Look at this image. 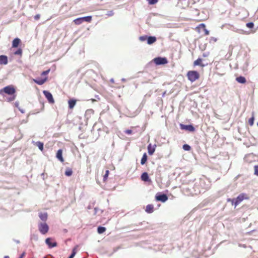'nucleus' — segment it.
Segmentation results:
<instances>
[{
    "label": "nucleus",
    "instance_id": "obj_51",
    "mask_svg": "<svg viewBox=\"0 0 258 258\" xmlns=\"http://www.w3.org/2000/svg\"><path fill=\"white\" fill-rule=\"evenodd\" d=\"M125 80H125V79H124V78H122V79H121V81H123V82H125Z\"/></svg>",
    "mask_w": 258,
    "mask_h": 258
},
{
    "label": "nucleus",
    "instance_id": "obj_47",
    "mask_svg": "<svg viewBox=\"0 0 258 258\" xmlns=\"http://www.w3.org/2000/svg\"><path fill=\"white\" fill-rule=\"evenodd\" d=\"M113 15V11H110L109 12V13L108 14V16H112Z\"/></svg>",
    "mask_w": 258,
    "mask_h": 258
},
{
    "label": "nucleus",
    "instance_id": "obj_27",
    "mask_svg": "<svg viewBox=\"0 0 258 258\" xmlns=\"http://www.w3.org/2000/svg\"><path fill=\"white\" fill-rule=\"evenodd\" d=\"M74 22L76 25H80L83 23V21L82 19H81V17L76 19L75 20H74Z\"/></svg>",
    "mask_w": 258,
    "mask_h": 258
},
{
    "label": "nucleus",
    "instance_id": "obj_52",
    "mask_svg": "<svg viewBox=\"0 0 258 258\" xmlns=\"http://www.w3.org/2000/svg\"><path fill=\"white\" fill-rule=\"evenodd\" d=\"M92 208L91 206H89L88 207V209H91Z\"/></svg>",
    "mask_w": 258,
    "mask_h": 258
},
{
    "label": "nucleus",
    "instance_id": "obj_41",
    "mask_svg": "<svg viewBox=\"0 0 258 258\" xmlns=\"http://www.w3.org/2000/svg\"><path fill=\"white\" fill-rule=\"evenodd\" d=\"M133 131L131 130H126L124 131V133L126 134L130 135L132 133Z\"/></svg>",
    "mask_w": 258,
    "mask_h": 258
},
{
    "label": "nucleus",
    "instance_id": "obj_7",
    "mask_svg": "<svg viewBox=\"0 0 258 258\" xmlns=\"http://www.w3.org/2000/svg\"><path fill=\"white\" fill-rule=\"evenodd\" d=\"M43 93L49 103L53 104L54 103L53 96L50 92L48 91H43Z\"/></svg>",
    "mask_w": 258,
    "mask_h": 258
},
{
    "label": "nucleus",
    "instance_id": "obj_15",
    "mask_svg": "<svg viewBox=\"0 0 258 258\" xmlns=\"http://www.w3.org/2000/svg\"><path fill=\"white\" fill-rule=\"evenodd\" d=\"M47 214L46 213H39V217L43 221H46L47 219Z\"/></svg>",
    "mask_w": 258,
    "mask_h": 258
},
{
    "label": "nucleus",
    "instance_id": "obj_11",
    "mask_svg": "<svg viewBox=\"0 0 258 258\" xmlns=\"http://www.w3.org/2000/svg\"><path fill=\"white\" fill-rule=\"evenodd\" d=\"M156 146V145L152 146L151 144H150L148 146V153L150 155H152L153 154V153H154V152L155 151V147Z\"/></svg>",
    "mask_w": 258,
    "mask_h": 258
},
{
    "label": "nucleus",
    "instance_id": "obj_28",
    "mask_svg": "<svg viewBox=\"0 0 258 258\" xmlns=\"http://www.w3.org/2000/svg\"><path fill=\"white\" fill-rule=\"evenodd\" d=\"M36 144L38 148L42 151L43 150V143L40 142H37Z\"/></svg>",
    "mask_w": 258,
    "mask_h": 258
},
{
    "label": "nucleus",
    "instance_id": "obj_48",
    "mask_svg": "<svg viewBox=\"0 0 258 258\" xmlns=\"http://www.w3.org/2000/svg\"><path fill=\"white\" fill-rule=\"evenodd\" d=\"M200 26L204 27V28H205V25L204 24H201L200 25Z\"/></svg>",
    "mask_w": 258,
    "mask_h": 258
},
{
    "label": "nucleus",
    "instance_id": "obj_10",
    "mask_svg": "<svg viewBox=\"0 0 258 258\" xmlns=\"http://www.w3.org/2000/svg\"><path fill=\"white\" fill-rule=\"evenodd\" d=\"M8 57L6 55H0V64L6 65L8 63Z\"/></svg>",
    "mask_w": 258,
    "mask_h": 258
},
{
    "label": "nucleus",
    "instance_id": "obj_50",
    "mask_svg": "<svg viewBox=\"0 0 258 258\" xmlns=\"http://www.w3.org/2000/svg\"><path fill=\"white\" fill-rule=\"evenodd\" d=\"M16 242L17 243H20V241L18 240H15Z\"/></svg>",
    "mask_w": 258,
    "mask_h": 258
},
{
    "label": "nucleus",
    "instance_id": "obj_38",
    "mask_svg": "<svg viewBox=\"0 0 258 258\" xmlns=\"http://www.w3.org/2000/svg\"><path fill=\"white\" fill-rule=\"evenodd\" d=\"M50 72V70L48 69L46 71H43L41 73V75L42 76H45V75H47Z\"/></svg>",
    "mask_w": 258,
    "mask_h": 258
},
{
    "label": "nucleus",
    "instance_id": "obj_36",
    "mask_svg": "<svg viewBox=\"0 0 258 258\" xmlns=\"http://www.w3.org/2000/svg\"><path fill=\"white\" fill-rule=\"evenodd\" d=\"M150 5H154L157 3L158 0H147Z\"/></svg>",
    "mask_w": 258,
    "mask_h": 258
},
{
    "label": "nucleus",
    "instance_id": "obj_29",
    "mask_svg": "<svg viewBox=\"0 0 258 258\" xmlns=\"http://www.w3.org/2000/svg\"><path fill=\"white\" fill-rule=\"evenodd\" d=\"M73 171L71 169H68L64 173V174L67 176H70L72 175Z\"/></svg>",
    "mask_w": 258,
    "mask_h": 258
},
{
    "label": "nucleus",
    "instance_id": "obj_19",
    "mask_svg": "<svg viewBox=\"0 0 258 258\" xmlns=\"http://www.w3.org/2000/svg\"><path fill=\"white\" fill-rule=\"evenodd\" d=\"M223 27L225 26L227 29L231 30L235 32H239V31L238 29L235 28L233 26H232L230 24H225V25H223Z\"/></svg>",
    "mask_w": 258,
    "mask_h": 258
},
{
    "label": "nucleus",
    "instance_id": "obj_33",
    "mask_svg": "<svg viewBox=\"0 0 258 258\" xmlns=\"http://www.w3.org/2000/svg\"><path fill=\"white\" fill-rule=\"evenodd\" d=\"M109 170H106L105 174L103 176V180L104 181H105L107 179V177H108V174H109Z\"/></svg>",
    "mask_w": 258,
    "mask_h": 258
},
{
    "label": "nucleus",
    "instance_id": "obj_56",
    "mask_svg": "<svg viewBox=\"0 0 258 258\" xmlns=\"http://www.w3.org/2000/svg\"><path fill=\"white\" fill-rule=\"evenodd\" d=\"M213 40H214L215 41H216L217 40V39L216 38H214L213 39Z\"/></svg>",
    "mask_w": 258,
    "mask_h": 258
},
{
    "label": "nucleus",
    "instance_id": "obj_55",
    "mask_svg": "<svg viewBox=\"0 0 258 258\" xmlns=\"http://www.w3.org/2000/svg\"><path fill=\"white\" fill-rule=\"evenodd\" d=\"M213 40H214L215 41H216L217 40V39L216 38H214L213 39Z\"/></svg>",
    "mask_w": 258,
    "mask_h": 258
},
{
    "label": "nucleus",
    "instance_id": "obj_24",
    "mask_svg": "<svg viewBox=\"0 0 258 258\" xmlns=\"http://www.w3.org/2000/svg\"><path fill=\"white\" fill-rule=\"evenodd\" d=\"M106 230V228L102 226H99L97 228V232L99 234H102Z\"/></svg>",
    "mask_w": 258,
    "mask_h": 258
},
{
    "label": "nucleus",
    "instance_id": "obj_6",
    "mask_svg": "<svg viewBox=\"0 0 258 258\" xmlns=\"http://www.w3.org/2000/svg\"><path fill=\"white\" fill-rule=\"evenodd\" d=\"M155 199L158 201L164 203L168 200V197L165 194L157 193L155 196Z\"/></svg>",
    "mask_w": 258,
    "mask_h": 258
},
{
    "label": "nucleus",
    "instance_id": "obj_14",
    "mask_svg": "<svg viewBox=\"0 0 258 258\" xmlns=\"http://www.w3.org/2000/svg\"><path fill=\"white\" fill-rule=\"evenodd\" d=\"M141 179L144 181H150V179L148 175V174L147 172H144L141 175Z\"/></svg>",
    "mask_w": 258,
    "mask_h": 258
},
{
    "label": "nucleus",
    "instance_id": "obj_20",
    "mask_svg": "<svg viewBox=\"0 0 258 258\" xmlns=\"http://www.w3.org/2000/svg\"><path fill=\"white\" fill-rule=\"evenodd\" d=\"M154 207L152 205H148L146 206V212L148 213H152L153 212Z\"/></svg>",
    "mask_w": 258,
    "mask_h": 258
},
{
    "label": "nucleus",
    "instance_id": "obj_42",
    "mask_svg": "<svg viewBox=\"0 0 258 258\" xmlns=\"http://www.w3.org/2000/svg\"><path fill=\"white\" fill-rule=\"evenodd\" d=\"M40 17V15L39 14H37V15H36L34 16V19H35V20H39V19Z\"/></svg>",
    "mask_w": 258,
    "mask_h": 258
},
{
    "label": "nucleus",
    "instance_id": "obj_45",
    "mask_svg": "<svg viewBox=\"0 0 258 258\" xmlns=\"http://www.w3.org/2000/svg\"><path fill=\"white\" fill-rule=\"evenodd\" d=\"M25 252H23V253L21 254V255L20 256V257H19V258H23V257H24V256H25Z\"/></svg>",
    "mask_w": 258,
    "mask_h": 258
},
{
    "label": "nucleus",
    "instance_id": "obj_54",
    "mask_svg": "<svg viewBox=\"0 0 258 258\" xmlns=\"http://www.w3.org/2000/svg\"><path fill=\"white\" fill-rule=\"evenodd\" d=\"M110 81L113 82V79H111Z\"/></svg>",
    "mask_w": 258,
    "mask_h": 258
},
{
    "label": "nucleus",
    "instance_id": "obj_12",
    "mask_svg": "<svg viewBox=\"0 0 258 258\" xmlns=\"http://www.w3.org/2000/svg\"><path fill=\"white\" fill-rule=\"evenodd\" d=\"M56 157L61 162L64 161L63 158L62 157V151L61 149H59L57 151Z\"/></svg>",
    "mask_w": 258,
    "mask_h": 258
},
{
    "label": "nucleus",
    "instance_id": "obj_46",
    "mask_svg": "<svg viewBox=\"0 0 258 258\" xmlns=\"http://www.w3.org/2000/svg\"><path fill=\"white\" fill-rule=\"evenodd\" d=\"M19 102L17 101L15 103V105L16 107L18 108H19Z\"/></svg>",
    "mask_w": 258,
    "mask_h": 258
},
{
    "label": "nucleus",
    "instance_id": "obj_34",
    "mask_svg": "<svg viewBox=\"0 0 258 258\" xmlns=\"http://www.w3.org/2000/svg\"><path fill=\"white\" fill-rule=\"evenodd\" d=\"M246 25L248 28L250 29L253 28L254 27V24L252 22L247 23Z\"/></svg>",
    "mask_w": 258,
    "mask_h": 258
},
{
    "label": "nucleus",
    "instance_id": "obj_57",
    "mask_svg": "<svg viewBox=\"0 0 258 258\" xmlns=\"http://www.w3.org/2000/svg\"><path fill=\"white\" fill-rule=\"evenodd\" d=\"M257 126H258V122H257Z\"/></svg>",
    "mask_w": 258,
    "mask_h": 258
},
{
    "label": "nucleus",
    "instance_id": "obj_35",
    "mask_svg": "<svg viewBox=\"0 0 258 258\" xmlns=\"http://www.w3.org/2000/svg\"><path fill=\"white\" fill-rule=\"evenodd\" d=\"M15 99H16V95L14 94L13 96L8 98L7 99V100L8 102H11V101H14Z\"/></svg>",
    "mask_w": 258,
    "mask_h": 258
},
{
    "label": "nucleus",
    "instance_id": "obj_44",
    "mask_svg": "<svg viewBox=\"0 0 258 258\" xmlns=\"http://www.w3.org/2000/svg\"><path fill=\"white\" fill-rule=\"evenodd\" d=\"M204 31L206 35H209V31L206 29V28H204Z\"/></svg>",
    "mask_w": 258,
    "mask_h": 258
},
{
    "label": "nucleus",
    "instance_id": "obj_16",
    "mask_svg": "<svg viewBox=\"0 0 258 258\" xmlns=\"http://www.w3.org/2000/svg\"><path fill=\"white\" fill-rule=\"evenodd\" d=\"M20 42H21V40L19 38H15L13 40V42H12V47H14V48L17 47Z\"/></svg>",
    "mask_w": 258,
    "mask_h": 258
},
{
    "label": "nucleus",
    "instance_id": "obj_40",
    "mask_svg": "<svg viewBox=\"0 0 258 258\" xmlns=\"http://www.w3.org/2000/svg\"><path fill=\"white\" fill-rule=\"evenodd\" d=\"M93 109H88L86 111V115H87L89 114H92L93 113Z\"/></svg>",
    "mask_w": 258,
    "mask_h": 258
},
{
    "label": "nucleus",
    "instance_id": "obj_30",
    "mask_svg": "<svg viewBox=\"0 0 258 258\" xmlns=\"http://www.w3.org/2000/svg\"><path fill=\"white\" fill-rule=\"evenodd\" d=\"M182 148L185 151H189V150H190L191 147L189 145H188L187 144H184L183 145Z\"/></svg>",
    "mask_w": 258,
    "mask_h": 258
},
{
    "label": "nucleus",
    "instance_id": "obj_22",
    "mask_svg": "<svg viewBox=\"0 0 258 258\" xmlns=\"http://www.w3.org/2000/svg\"><path fill=\"white\" fill-rule=\"evenodd\" d=\"M147 161V154L145 153L143 154V156L141 159V164L142 165H144L146 163Z\"/></svg>",
    "mask_w": 258,
    "mask_h": 258
},
{
    "label": "nucleus",
    "instance_id": "obj_18",
    "mask_svg": "<svg viewBox=\"0 0 258 258\" xmlns=\"http://www.w3.org/2000/svg\"><path fill=\"white\" fill-rule=\"evenodd\" d=\"M68 103H69V108L70 109H72L74 108V107L76 105V100L74 99H70L68 101Z\"/></svg>",
    "mask_w": 258,
    "mask_h": 258
},
{
    "label": "nucleus",
    "instance_id": "obj_9",
    "mask_svg": "<svg viewBox=\"0 0 258 258\" xmlns=\"http://www.w3.org/2000/svg\"><path fill=\"white\" fill-rule=\"evenodd\" d=\"M52 238L48 237L45 239V243L48 245L49 248H52L57 246V243L56 242H51Z\"/></svg>",
    "mask_w": 258,
    "mask_h": 258
},
{
    "label": "nucleus",
    "instance_id": "obj_13",
    "mask_svg": "<svg viewBox=\"0 0 258 258\" xmlns=\"http://www.w3.org/2000/svg\"><path fill=\"white\" fill-rule=\"evenodd\" d=\"M46 80L47 78L44 79L38 78L37 79H33L34 82L39 85H43L46 81Z\"/></svg>",
    "mask_w": 258,
    "mask_h": 258
},
{
    "label": "nucleus",
    "instance_id": "obj_23",
    "mask_svg": "<svg viewBox=\"0 0 258 258\" xmlns=\"http://www.w3.org/2000/svg\"><path fill=\"white\" fill-rule=\"evenodd\" d=\"M202 59L200 58H198L196 60H195L194 62V66H201L202 67L205 66L204 64H202Z\"/></svg>",
    "mask_w": 258,
    "mask_h": 258
},
{
    "label": "nucleus",
    "instance_id": "obj_21",
    "mask_svg": "<svg viewBox=\"0 0 258 258\" xmlns=\"http://www.w3.org/2000/svg\"><path fill=\"white\" fill-rule=\"evenodd\" d=\"M236 80L239 83L244 84L246 82V79L243 76H239L236 78Z\"/></svg>",
    "mask_w": 258,
    "mask_h": 258
},
{
    "label": "nucleus",
    "instance_id": "obj_2",
    "mask_svg": "<svg viewBox=\"0 0 258 258\" xmlns=\"http://www.w3.org/2000/svg\"><path fill=\"white\" fill-rule=\"evenodd\" d=\"M187 76L190 81L194 82L199 78L200 75L199 73L196 71H190L188 72Z\"/></svg>",
    "mask_w": 258,
    "mask_h": 258
},
{
    "label": "nucleus",
    "instance_id": "obj_1",
    "mask_svg": "<svg viewBox=\"0 0 258 258\" xmlns=\"http://www.w3.org/2000/svg\"><path fill=\"white\" fill-rule=\"evenodd\" d=\"M16 92V89L12 85L7 86L0 90V94L3 95L4 93L9 95H14Z\"/></svg>",
    "mask_w": 258,
    "mask_h": 258
},
{
    "label": "nucleus",
    "instance_id": "obj_49",
    "mask_svg": "<svg viewBox=\"0 0 258 258\" xmlns=\"http://www.w3.org/2000/svg\"><path fill=\"white\" fill-rule=\"evenodd\" d=\"M19 110L22 113H24V111L23 110V109H20V108H19Z\"/></svg>",
    "mask_w": 258,
    "mask_h": 258
},
{
    "label": "nucleus",
    "instance_id": "obj_43",
    "mask_svg": "<svg viewBox=\"0 0 258 258\" xmlns=\"http://www.w3.org/2000/svg\"><path fill=\"white\" fill-rule=\"evenodd\" d=\"M98 210H99V209L98 208H96V207L95 208H94V214L96 215L97 214V212L98 211Z\"/></svg>",
    "mask_w": 258,
    "mask_h": 258
},
{
    "label": "nucleus",
    "instance_id": "obj_3",
    "mask_svg": "<svg viewBox=\"0 0 258 258\" xmlns=\"http://www.w3.org/2000/svg\"><path fill=\"white\" fill-rule=\"evenodd\" d=\"M38 229L42 234H45L49 230V226L45 222H41L38 224Z\"/></svg>",
    "mask_w": 258,
    "mask_h": 258
},
{
    "label": "nucleus",
    "instance_id": "obj_8",
    "mask_svg": "<svg viewBox=\"0 0 258 258\" xmlns=\"http://www.w3.org/2000/svg\"><path fill=\"white\" fill-rule=\"evenodd\" d=\"M180 127L181 130L188 131L189 132H194L195 128L192 124L185 125L183 124H180Z\"/></svg>",
    "mask_w": 258,
    "mask_h": 258
},
{
    "label": "nucleus",
    "instance_id": "obj_31",
    "mask_svg": "<svg viewBox=\"0 0 258 258\" xmlns=\"http://www.w3.org/2000/svg\"><path fill=\"white\" fill-rule=\"evenodd\" d=\"M15 55H21L22 54V50L21 48L18 49L15 52Z\"/></svg>",
    "mask_w": 258,
    "mask_h": 258
},
{
    "label": "nucleus",
    "instance_id": "obj_26",
    "mask_svg": "<svg viewBox=\"0 0 258 258\" xmlns=\"http://www.w3.org/2000/svg\"><path fill=\"white\" fill-rule=\"evenodd\" d=\"M78 246H76L75 247H74L73 248V249L72 250V253L71 254V255L69 256V257L68 258H74V256H75L76 254V248Z\"/></svg>",
    "mask_w": 258,
    "mask_h": 258
},
{
    "label": "nucleus",
    "instance_id": "obj_4",
    "mask_svg": "<svg viewBox=\"0 0 258 258\" xmlns=\"http://www.w3.org/2000/svg\"><path fill=\"white\" fill-rule=\"evenodd\" d=\"M246 195L244 194H240L236 199L232 200V204L236 207L239 205L245 198Z\"/></svg>",
    "mask_w": 258,
    "mask_h": 258
},
{
    "label": "nucleus",
    "instance_id": "obj_53",
    "mask_svg": "<svg viewBox=\"0 0 258 258\" xmlns=\"http://www.w3.org/2000/svg\"><path fill=\"white\" fill-rule=\"evenodd\" d=\"M4 258H9V256L8 255H5Z\"/></svg>",
    "mask_w": 258,
    "mask_h": 258
},
{
    "label": "nucleus",
    "instance_id": "obj_37",
    "mask_svg": "<svg viewBox=\"0 0 258 258\" xmlns=\"http://www.w3.org/2000/svg\"><path fill=\"white\" fill-rule=\"evenodd\" d=\"M254 174L257 176H258V165H255L254 167Z\"/></svg>",
    "mask_w": 258,
    "mask_h": 258
},
{
    "label": "nucleus",
    "instance_id": "obj_39",
    "mask_svg": "<svg viewBox=\"0 0 258 258\" xmlns=\"http://www.w3.org/2000/svg\"><path fill=\"white\" fill-rule=\"evenodd\" d=\"M147 39V37L146 36H140L139 37V39L141 41H144L145 40H146Z\"/></svg>",
    "mask_w": 258,
    "mask_h": 258
},
{
    "label": "nucleus",
    "instance_id": "obj_17",
    "mask_svg": "<svg viewBox=\"0 0 258 258\" xmlns=\"http://www.w3.org/2000/svg\"><path fill=\"white\" fill-rule=\"evenodd\" d=\"M156 41V38L155 36H149L147 37V43L148 44H152Z\"/></svg>",
    "mask_w": 258,
    "mask_h": 258
},
{
    "label": "nucleus",
    "instance_id": "obj_25",
    "mask_svg": "<svg viewBox=\"0 0 258 258\" xmlns=\"http://www.w3.org/2000/svg\"><path fill=\"white\" fill-rule=\"evenodd\" d=\"M81 19H82L83 22L84 21L90 22L92 20V17L91 16H86L81 17Z\"/></svg>",
    "mask_w": 258,
    "mask_h": 258
},
{
    "label": "nucleus",
    "instance_id": "obj_32",
    "mask_svg": "<svg viewBox=\"0 0 258 258\" xmlns=\"http://www.w3.org/2000/svg\"><path fill=\"white\" fill-rule=\"evenodd\" d=\"M254 120V118L253 116L250 117L249 119L248 122H249V124L251 126V125H252L253 124Z\"/></svg>",
    "mask_w": 258,
    "mask_h": 258
},
{
    "label": "nucleus",
    "instance_id": "obj_5",
    "mask_svg": "<svg viewBox=\"0 0 258 258\" xmlns=\"http://www.w3.org/2000/svg\"><path fill=\"white\" fill-rule=\"evenodd\" d=\"M153 61L156 65H163L168 63L167 59L162 57H155L153 59Z\"/></svg>",
    "mask_w": 258,
    "mask_h": 258
}]
</instances>
